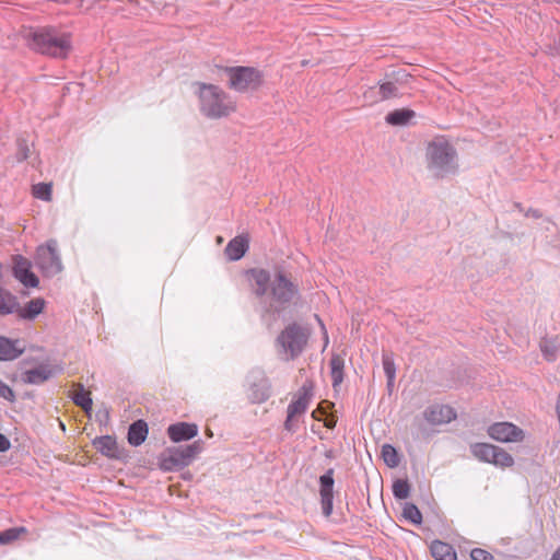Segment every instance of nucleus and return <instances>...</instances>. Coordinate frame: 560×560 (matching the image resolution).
I'll return each instance as SVG.
<instances>
[{
  "label": "nucleus",
  "mask_w": 560,
  "mask_h": 560,
  "mask_svg": "<svg viewBox=\"0 0 560 560\" xmlns=\"http://www.w3.org/2000/svg\"><path fill=\"white\" fill-rule=\"evenodd\" d=\"M247 276L255 282L253 293L260 299L255 311L268 330H272L280 314L300 296V289L291 281L283 270H277L271 280V273L264 268H252Z\"/></svg>",
  "instance_id": "f257e3e1"
},
{
  "label": "nucleus",
  "mask_w": 560,
  "mask_h": 560,
  "mask_svg": "<svg viewBox=\"0 0 560 560\" xmlns=\"http://www.w3.org/2000/svg\"><path fill=\"white\" fill-rule=\"evenodd\" d=\"M24 38L31 50L51 58L66 59L72 49L70 33L54 26L31 27Z\"/></svg>",
  "instance_id": "f03ea898"
},
{
  "label": "nucleus",
  "mask_w": 560,
  "mask_h": 560,
  "mask_svg": "<svg viewBox=\"0 0 560 560\" xmlns=\"http://www.w3.org/2000/svg\"><path fill=\"white\" fill-rule=\"evenodd\" d=\"M425 163L427 170L436 179L456 175L459 167L456 149L444 139L433 140L428 143Z\"/></svg>",
  "instance_id": "7ed1b4c3"
},
{
  "label": "nucleus",
  "mask_w": 560,
  "mask_h": 560,
  "mask_svg": "<svg viewBox=\"0 0 560 560\" xmlns=\"http://www.w3.org/2000/svg\"><path fill=\"white\" fill-rule=\"evenodd\" d=\"M198 86V98L200 113L210 119H219L229 116L235 107L220 86L211 83L195 82Z\"/></svg>",
  "instance_id": "20e7f679"
},
{
  "label": "nucleus",
  "mask_w": 560,
  "mask_h": 560,
  "mask_svg": "<svg viewBox=\"0 0 560 560\" xmlns=\"http://www.w3.org/2000/svg\"><path fill=\"white\" fill-rule=\"evenodd\" d=\"M312 330L306 325L296 322L288 324L277 336L276 346L279 348V354L283 353L288 360H295L305 350Z\"/></svg>",
  "instance_id": "39448f33"
},
{
  "label": "nucleus",
  "mask_w": 560,
  "mask_h": 560,
  "mask_svg": "<svg viewBox=\"0 0 560 560\" xmlns=\"http://www.w3.org/2000/svg\"><path fill=\"white\" fill-rule=\"evenodd\" d=\"M202 451V440H196L188 445L167 447L159 457L160 468L164 471H178L189 466Z\"/></svg>",
  "instance_id": "423d86ee"
},
{
  "label": "nucleus",
  "mask_w": 560,
  "mask_h": 560,
  "mask_svg": "<svg viewBox=\"0 0 560 560\" xmlns=\"http://www.w3.org/2000/svg\"><path fill=\"white\" fill-rule=\"evenodd\" d=\"M228 77V86L238 93L254 92L264 84V73L254 67L233 66L220 68Z\"/></svg>",
  "instance_id": "0eeeda50"
},
{
  "label": "nucleus",
  "mask_w": 560,
  "mask_h": 560,
  "mask_svg": "<svg viewBox=\"0 0 560 560\" xmlns=\"http://www.w3.org/2000/svg\"><path fill=\"white\" fill-rule=\"evenodd\" d=\"M34 264L46 278H52L63 270L55 240H49L45 245L37 247Z\"/></svg>",
  "instance_id": "6e6552de"
},
{
  "label": "nucleus",
  "mask_w": 560,
  "mask_h": 560,
  "mask_svg": "<svg viewBox=\"0 0 560 560\" xmlns=\"http://www.w3.org/2000/svg\"><path fill=\"white\" fill-rule=\"evenodd\" d=\"M488 435L498 442L511 443L522 442L525 438L524 431L512 422H494L487 429Z\"/></svg>",
  "instance_id": "1a4fd4ad"
},
{
  "label": "nucleus",
  "mask_w": 560,
  "mask_h": 560,
  "mask_svg": "<svg viewBox=\"0 0 560 560\" xmlns=\"http://www.w3.org/2000/svg\"><path fill=\"white\" fill-rule=\"evenodd\" d=\"M335 469L329 468L318 479L322 513L325 517L332 514L334 509V479Z\"/></svg>",
  "instance_id": "9d476101"
},
{
  "label": "nucleus",
  "mask_w": 560,
  "mask_h": 560,
  "mask_svg": "<svg viewBox=\"0 0 560 560\" xmlns=\"http://www.w3.org/2000/svg\"><path fill=\"white\" fill-rule=\"evenodd\" d=\"M12 276L25 288H37L38 277L32 271V262L22 255L13 256Z\"/></svg>",
  "instance_id": "9b49d317"
},
{
  "label": "nucleus",
  "mask_w": 560,
  "mask_h": 560,
  "mask_svg": "<svg viewBox=\"0 0 560 560\" xmlns=\"http://www.w3.org/2000/svg\"><path fill=\"white\" fill-rule=\"evenodd\" d=\"M61 371L62 368L51 366L47 363H40L33 369L24 371L21 374V380L25 384L42 385Z\"/></svg>",
  "instance_id": "f8f14e48"
},
{
  "label": "nucleus",
  "mask_w": 560,
  "mask_h": 560,
  "mask_svg": "<svg viewBox=\"0 0 560 560\" xmlns=\"http://www.w3.org/2000/svg\"><path fill=\"white\" fill-rule=\"evenodd\" d=\"M314 390V383L311 380H306L303 385L298 390V398L292 400L288 406L287 411L290 412L291 416H300L303 415L312 400Z\"/></svg>",
  "instance_id": "ddd939ff"
},
{
  "label": "nucleus",
  "mask_w": 560,
  "mask_h": 560,
  "mask_svg": "<svg viewBox=\"0 0 560 560\" xmlns=\"http://www.w3.org/2000/svg\"><path fill=\"white\" fill-rule=\"evenodd\" d=\"M423 416L429 423L439 425L455 420L456 411L446 405H432L424 410Z\"/></svg>",
  "instance_id": "4468645a"
},
{
  "label": "nucleus",
  "mask_w": 560,
  "mask_h": 560,
  "mask_svg": "<svg viewBox=\"0 0 560 560\" xmlns=\"http://www.w3.org/2000/svg\"><path fill=\"white\" fill-rule=\"evenodd\" d=\"M198 425L189 422H176L167 428V435L174 443L189 441L197 436Z\"/></svg>",
  "instance_id": "2eb2a0df"
},
{
  "label": "nucleus",
  "mask_w": 560,
  "mask_h": 560,
  "mask_svg": "<svg viewBox=\"0 0 560 560\" xmlns=\"http://www.w3.org/2000/svg\"><path fill=\"white\" fill-rule=\"evenodd\" d=\"M249 249L248 234H241L233 237L224 248V254L230 261L242 259Z\"/></svg>",
  "instance_id": "dca6fc26"
},
{
  "label": "nucleus",
  "mask_w": 560,
  "mask_h": 560,
  "mask_svg": "<svg viewBox=\"0 0 560 560\" xmlns=\"http://www.w3.org/2000/svg\"><path fill=\"white\" fill-rule=\"evenodd\" d=\"M92 445L100 452L103 456H106L110 459H120L121 452L118 447L116 438L113 435H101L96 436L92 441Z\"/></svg>",
  "instance_id": "f3484780"
},
{
  "label": "nucleus",
  "mask_w": 560,
  "mask_h": 560,
  "mask_svg": "<svg viewBox=\"0 0 560 560\" xmlns=\"http://www.w3.org/2000/svg\"><path fill=\"white\" fill-rule=\"evenodd\" d=\"M20 339L0 336V361H13L24 353Z\"/></svg>",
  "instance_id": "a211bd4d"
},
{
  "label": "nucleus",
  "mask_w": 560,
  "mask_h": 560,
  "mask_svg": "<svg viewBox=\"0 0 560 560\" xmlns=\"http://www.w3.org/2000/svg\"><path fill=\"white\" fill-rule=\"evenodd\" d=\"M270 382L267 377H259L257 381L250 383L248 399L252 404H262L270 397Z\"/></svg>",
  "instance_id": "6ab92c4d"
},
{
  "label": "nucleus",
  "mask_w": 560,
  "mask_h": 560,
  "mask_svg": "<svg viewBox=\"0 0 560 560\" xmlns=\"http://www.w3.org/2000/svg\"><path fill=\"white\" fill-rule=\"evenodd\" d=\"M148 433V423L142 419L136 420L128 428L127 441L131 446H140L147 440Z\"/></svg>",
  "instance_id": "aec40b11"
},
{
  "label": "nucleus",
  "mask_w": 560,
  "mask_h": 560,
  "mask_svg": "<svg viewBox=\"0 0 560 560\" xmlns=\"http://www.w3.org/2000/svg\"><path fill=\"white\" fill-rule=\"evenodd\" d=\"M44 307L45 300L36 298L27 302L23 307L19 304V310L15 313L22 319L33 320L44 311Z\"/></svg>",
  "instance_id": "412c9836"
},
{
  "label": "nucleus",
  "mask_w": 560,
  "mask_h": 560,
  "mask_svg": "<svg viewBox=\"0 0 560 560\" xmlns=\"http://www.w3.org/2000/svg\"><path fill=\"white\" fill-rule=\"evenodd\" d=\"M430 552L435 560H457L454 547L439 539L431 542Z\"/></svg>",
  "instance_id": "4be33fe9"
},
{
  "label": "nucleus",
  "mask_w": 560,
  "mask_h": 560,
  "mask_svg": "<svg viewBox=\"0 0 560 560\" xmlns=\"http://www.w3.org/2000/svg\"><path fill=\"white\" fill-rule=\"evenodd\" d=\"M471 455L479 462L492 464L497 446L490 443L477 442L469 446Z\"/></svg>",
  "instance_id": "5701e85b"
},
{
  "label": "nucleus",
  "mask_w": 560,
  "mask_h": 560,
  "mask_svg": "<svg viewBox=\"0 0 560 560\" xmlns=\"http://www.w3.org/2000/svg\"><path fill=\"white\" fill-rule=\"evenodd\" d=\"M416 117L415 110L410 108H398L385 116V121L390 126H406Z\"/></svg>",
  "instance_id": "b1692460"
},
{
  "label": "nucleus",
  "mask_w": 560,
  "mask_h": 560,
  "mask_svg": "<svg viewBox=\"0 0 560 560\" xmlns=\"http://www.w3.org/2000/svg\"><path fill=\"white\" fill-rule=\"evenodd\" d=\"M330 375L332 381V387L336 389L343 381V369H345V359L339 353H332L330 361Z\"/></svg>",
  "instance_id": "393cba45"
},
{
  "label": "nucleus",
  "mask_w": 560,
  "mask_h": 560,
  "mask_svg": "<svg viewBox=\"0 0 560 560\" xmlns=\"http://www.w3.org/2000/svg\"><path fill=\"white\" fill-rule=\"evenodd\" d=\"M19 310V300L9 290L0 289V315L5 316Z\"/></svg>",
  "instance_id": "a878e982"
},
{
  "label": "nucleus",
  "mask_w": 560,
  "mask_h": 560,
  "mask_svg": "<svg viewBox=\"0 0 560 560\" xmlns=\"http://www.w3.org/2000/svg\"><path fill=\"white\" fill-rule=\"evenodd\" d=\"M74 388L75 390L70 396L72 401L84 411H91L93 406L91 394L80 383L74 384Z\"/></svg>",
  "instance_id": "bb28decb"
},
{
  "label": "nucleus",
  "mask_w": 560,
  "mask_h": 560,
  "mask_svg": "<svg viewBox=\"0 0 560 560\" xmlns=\"http://www.w3.org/2000/svg\"><path fill=\"white\" fill-rule=\"evenodd\" d=\"M384 78L394 85L398 86L400 90H402L409 84L412 77L410 73L407 72L406 69L396 68L386 71Z\"/></svg>",
  "instance_id": "cd10ccee"
},
{
  "label": "nucleus",
  "mask_w": 560,
  "mask_h": 560,
  "mask_svg": "<svg viewBox=\"0 0 560 560\" xmlns=\"http://www.w3.org/2000/svg\"><path fill=\"white\" fill-rule=\"evenodd\" d=\"M378 95L381 101L396 98L402 95L401 90L385 78L378 81Z\"/></svg>",
  "instance_id": "c85d7f7f"
},
{
  "label": "nucleus",
  "mask_w": 560,
  "mask_h": 560,
  "mask_svg": "<svg viewBox=\"0 0 560 560\" xmlns=\"http://www.w3.org/2000/svg\"><path fill=\"white\" fill-rule=\"evenodd\" d=\"M382 458L387 467L395 468L400 463V455L392 444H384L382 446Z\"/></svg>",
  "instance_id": "c756f323"
},
{
  "label": "nucleus",
  "mask_w": 560,
  "mask_h": 560,
  "mask_svg": "<svg viewBox=\"0 0 560 560\" xmlns=\"http://www.w3.org/2000/svg\"><path fill=\"white\" fill-rule=\"evenodd\" d=\"M393 495L396 500H406L410 497L411 486L407 479H396L392 486Z\"/></svg>",
  "instance_id": "7c9ffc66"
},
{
  "label": "nucleus",
  "mask_w": 560,
  "mask_h": 560,
  "mask_svg": "<svg viewBox=\"0 0 560 560\" xmlns=\"http://www.w3.org/2000/svg\"><path fill=\"white\" fill-rule=\"evenodd\" d=\"M402 516L415 525H420L422 523V514L415 503L406 502L404 504Z\"/></svg>",
  "instance_id": "2f4dec72"
},
{
  "label": "nucleus",
  "mask_w": 560,
  "mask_h": 560,
  "mask_svg": "<svg viewBox=\"0 0 560 560\" xmlns=\"http://www.w3.org/2000/svg\"><path fill=\"white\" fill-rule=\"evenodd\" d=\"M492 465L501 468L512 467L514 465L513 456L504 451L503 448L497 446V451L494 452Z\"/></svg>",
  "instance_id": "473e14b6"
},
{
  "label": "nucleus",
  "mask_w": 560,
  "mask_h": 560,
  "mask_svg": "<svg viewBox=\"0 0 560 560\" xmlns=\"http://www.w3.org/2000/svg\"><path fill=\"white\" fill-rule=\"evenodd\" d=\"M27 529L24 526L11 527L0 532V545H8L20 538L22 534H26Z\"/></svg>",
  "instance_id": "72a5a7b5"
},
{
  "label": "nucleus",
  "mask_w": 560,
  "mask_h": 560,
  "mask_svg": "<svg viewBox=\"0 0 560 560\" xmlns=\"http://www.w3.org/2000/svg\"><path fill=\"white\" fill-rule=\"evenodd\" d=\"M33 195L35 198L49 201L51 199V184L38 183L33 186Z\"/></svg>",
  "instance_id": "f704fd0d"
},
{
  "label": "nucleus",
  "mask_w": 560,
  "mask_h": 560,
  "mask_svg": "<svg viewBox=\"0 0 560 560\" xmlns=\"http://www.w3.org/2000/svg\"><path fill=\"white\" fill-rule=\"evenodd\" d=\"M382 363H383V369H384V373L386 375V378L388 381L395 380V377H396V366H395V362H394L393 357L390 354H388V353H383Z\"/></svg>",
  "instance_id": "c9c22d12"
},
{
  "label": "nucleus",
  "mask_w": 560,
  "mask_h": 560,
  "mask_svg": "<svg viewBox=\"0 0 560 560\" xmlns=\"http://www.w3.org/2000/svg\"><path fill=\"white\" fill-rule=\"evenodd\" d=\"M30 145L25 139L19 138L16 140V160L23 162L30 156Z\"/></svg>",
  "instance_id": "e433bc0d"
},
{
  "label": "nucleus",
  "mask_w": 560,
  "mask_h": 560,
  "mask_svg": "<svg viewBox=\"0 0 560 560\" xmlns=\"http://www.w3.org/2000/svg\"><path fill=\"white\" fill-rule=\"evenodd\" d=\"M0 398L9 402H14L16 399L14 390L0 378Z\"/></svg>",
  "instance_id": "4c0bfd02"
},
{
  "label": "nucleus",
  "mask_w": 560,
  "mask_h": 560,
  "mask_svg": "<svg viewBox=\"0 0 560 560\" xmlns=\"http://www.w3.org/2000/svg\"><path fill=\"white\" fill-rule=\"evenodd\" d=\"M470 558L471 560H493V556L482 549V548H474L471 551H470Z\"/></svg>",
  "instance_id": "58836bf2"
},
{
  "label": "nucleus",
  "mask_w": 560,
  "mask_h": 560,
  "mask_svg": "<svg viewBox=\"0 0 560 560\" xmlns=\"http://www.w3.org/2000/svg\"><path fill=\"white\" fill-rule=\"evenodd\" d=\"M296 416H291L290 412L287 411V419L283 423L284 430H287L290 433H295L298 431V424L294 421V418Z\"/></svg>",
  "instance_id": "ea45409f"
},
{
  "label": "nucleus",
  "mask_w": 560,
  "mask_h": 560,
  "mask_svg": "<svg viewBox=\"0 0 560 560\" xmlns=\"http://www.w3.org/2000/svg\"><path fill=\"white\" fill-rule=\"evenodd\" d=\"M11 447L10 440L2 433H0V453L9 451Z\"/></svg>",
  "instance_id": "a19ab883"
},
{
  "label": "nucleus",
  "mask_w": 560,
  "mask_h": 560,
  "mask_svg": "<svg viewBox=\"0 0 560 560\" xmlns=\"http://www.w3.org/2000/svg\"><path fill=\"white\" fill-rule=\"evenodd\" d=\"M525 217H532L535 219H540L542 217V213L538 209L529 208L527 211L524 212Z\"/></svg>",
  "instance_id": "79ce46f5"
},
{
  "label": "nucleus",
  "mask_w": 560,
  "mask_h": 560,
  "mask_svg": "<svg viewBox=\"0 0 560 560\" xmlns=\"http://www.w3.org/2000/svg\"><path fill=\"white\" fill-rule=\"evenodd\" d=\"M541 351L548 360L553 359L555 350L549 348L547 345H541Z\"/></svg>",
  "instance_id": "37998d69"
},
{
  "label": "nucleus",
  "mask_w": 560,
  "mask_h": 560,
  "mask_svg": "<svg viewBox=\"0 0 560 560\" xmlns=\"http://www.w3.org/2000/svg\"><path fill=\"white\" fill-rule=\"evenodd\" d=\"M314 316H315L316 320L318 322V324L320 325V328H322L323 334H324L325 345H327L328 343V334H327V330L325 328V325H324L323 320L320 319V317L317 314H315Z\"/></svg>",
  "instance_id": "c03bdc74"
},
{
  "label": "nucleus",
  "mask_w": 560,
  "mask_h": 560,
  "mask_svg": "<svg viewBox=\"0 0 560 560\" xmlns=\"http://www.w3.org/2000/svg\"><path fill=\"white\" fill-rule=\"evenodd\" d=\"M550 560H560V547L552 553Z\"/></svg>",
  "instance_id": "a18cd8bd"
},
{
  "label": "nucleus",
  "mask_w": 560,
  "mask_h": 560,
  "mask_svg": "<svg viewBox=\"0 0 560 560\" xmlns=\"http://www.w3.org/2000/svg\"><path fill=\"white\" fill-rule=\"evenodd\" d=\"M325 456H326L327 458H334V457H335L334 452H332L331 450L326 451V452H325Z\"/></svg>",
  "instance_id": "49530a36"
},
{
  "label": "nucleus",
  "mask_w": 560,
  "mask_h": 560,
  "mask_svg": "<svg viewBox=\"0 0 560 560\" xmlns=\"http://www.w3.org/2000/svg\"><path fill=\"white\" fill-rule=\"evenodd\" d=\"M514 207H515L520 212H524V209H523V207H522V203H520V202H515V203H514Z\"/></svg>",
  "instance_id": "de8ad7c7"
},
{
  "label": "nucleus",
  "mask_w": 560,
  "mask_h": 560,
  "mask_svg": "<svg viewBox=\"0 0 560 560\" xmlns=\"http://www.w3.org/2000/svg\"><path fill=\"white\" fill-rule=\"evenodd\" d=\"M394 382H395V380H390V381L387 380V388H388V390H392V387L394 386Z\"/></svg>",
  "instance_id": "09e8293b"
},
{
  "label": "nucleus",
  "mask_w": 560,
  "mask_h": 560,
  "mask_svg": "<svg viewBox=\"0 0 560 560\" xmlns=\"http://www.w3.org/2000/svg\"><path fill=\"white\" fill-rule=\"evenodd\" d=\"M556 46H557V49L559 50L560 52V34H559V37L558 39L555 42Z\"/></svg>",
  "instance_id": "8fccbe9b"
},
{
  "label": "nucleus",
  "mask_w": 560,
  "mask_h": 560,
  "mask_svg": "<svg viewBox=\"0 0 560 560\" xmlns=\"http://www.w3.org/2000/svg\"><path fill=\"white\" fill-rule=\"evenodd\" d=\"M555 2H557L558 4H560V0H555Z\"/></svg>",
  "instance_id": "3c124183"
}]
</instances>
